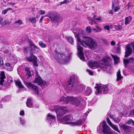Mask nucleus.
Here are the masks:
<instances>
[{"label":"nucleus","mask_w":134,"mask_h":134,"mask_svg":"<svg viewBox=\"0 0 134 134\" xmlns=\"http://www.w3.org/2000/svg\"><path fill=\"white\" fill-rule=\"evenodd\" d=\"M75 37L77 40V49L78 51L77 55L80 59L83 60L84 59V57L82 53L83 48L80 46V44H81L83 46L86 45L91 49L95 50L97 49V43L90 37L85 36L84 37V40H81L78 34H76Z\"/></svg>","instance_id":"nucleus-1"},{"label":"nucleus","mask_w":134,"mask_h":134,"mask_svg":"<svg viewBox=\"0 0 134 134\" xmlns=\"http://www.w3.org/2000/svg\"><path fill=\"white\" fill-rule=\"evenodd\" d=\"M75 76L71 75L67 82L66 87L67 89L70 91H74L78 93L82 92L86 86L84 85H81L79 83L74 82Z\"/></svg>","instance_id":"nucleus-2"},{"label":"nucleus","mask_w":134,"mask_h":134,"mask_svg":"<svg viewBox=\"0 0 134 134\" xmlns=\"http://www.w3.org/2000/svg\"><path fill=\"white\" fill-rule=\"evenodd\" d=\"M29 44L30 47V55L26 58V59L29 62H32L33 63L34 66L37 67L38 65L37 64V57L34 55L32 53L34 52V50L39 49V48L35 45L30 41L29 42Z\"/></svg>","instance_id":"nucleus-3"},{"label":"nucleus","mask_w":134,"mask_h":134,"mask_svg":"<svg viewBox=\"0 0 134 134\" xmlns=\"http://www.w3.org/2000/svg\"><path fill=\"white\" fill-rule=\"evenodd\" d=\"M111 86L110 85H105L101 84H99L97 86L94 87L95 88H97L95 93L97 94L103 91L104 93H107L108 91L111 89Z\"/></svg>","instance_id":"nucleus-4"},{"label":"nucleus","mask_w":134,"mask_h":134,"mask_svg":"<svg viewBox=\"0 0 134 134\" xmlns=\"http://www.w3.org/2000/svg\"><path fill=\"white\" fill-rule=\"evenodd\" d=\"M49 18L51 20L57 23H60L63 20V18L60 16L59 14L54 12L51 13Z\"/></svg>","instance_id":"nucleus-5"},{"label":"nucleus","mask_w":134,"mask_h":134,"mask_svg":"<svg viewBox=\"0 0 134 134\" xmlns=\"http://www.w3.org/2000/svg\"><path fill=\"white\" fill-rule=\"evenodd\" d=\"M36 77L34 82L37 83L38 85H40L42 87L47 85V82L42 80L39 76L38 71H36Z\"/></svg>","instance_id":"nucleus-6"},{"label":"nucleus","mask_w":134,"mask_h":134,"mask_svg":"<svg viewBox=\"0 0 134 134\" xmlns=\"http://www.w3.org/2000/svg\"><path fill=\"white\" fill-rule=\"evenodd\" d=\"M55 108L56 113L57 114V116L60 117L67 111L66 107L64 106H57Z\"/></svg>","instance_id":"nucleus-7"},{"label":"nucleus","mask_w":134,"mask_h":134,"mask_svg":"<svg viewBox=\"0 0 134 134\" xmlns=\"http://www.w3.org/2000/svg\"><path fill=\"white\" fill-rule=\"evenodd\" d=\"M55 54V58L60 63H64L65 62V55L58 53L55 50L54 51Z\"/></svg>","instance_id":"nucleus-8"},{"label":"nucleus","mask_w":134,"mask_h":134,"mask_svg":"<svg viewBox=\"0 0 134 134\" xmlns=\"http://www.w3.org/2000/svg\"><path fill=\"white\" fill-rule=\"evenodd\" d=\"M102 132L106 134H115L114 132L111 131L110 128L107 124L105 121L102 123Z\"/></svg>","instance_id":"nucleus-9"},{"label":"nucleus","mask_w":134,"mask_h":134,"mask_svg":"<svg viewBox=\"0 0 134 134\" xmlns=\"http://www.w3.org/2000/svg\"><path fill=\"white\" fill-rule=\"evenodd\" d=\"M100 64L104 65L103 67H100L101 68H103L104 70H106L109 73H110L112 72V68L110 66L107 65L106 61L104 60H102L100 61Z\"/></svg>","instance_id":"nucleus-10"},{"label":"nucleus","mask_w":134,"mask_h":134,"mask_svg":"<svg viewBox=\"0 0 134 134\" xmlns=\"http://www.w3.org/2000/svg\"><path fill=\"white\" fill-rule=\"evenodd\" d=\"M88 66L94 69L99 67L100 68L101 66L99 65L98 62L93 60H91L89 62Z\"/></svg>","instance_id":"nucleus-11"},{"label":"nucleus","mask_w":134,"mask_h":134,"mask_svg":"<svg viewBox=\"0 0 134 134\" xmlns=\"http://www.w3.org/2000/svg\"><path fill=\"white\" fill-rule=\"evenodd\" d=\"M119 126L120 128L123 130L124 132L125 133H127L130 130L131 127L130 126L125 124H119Z\"/></svg>","instance_id":"nucleus-12"},{"label":"nucleus","mask_w":134,"mask_h":134,"mask_svg":"<svg viewBox=\"0 0 134 134\" xmlns=\"http://www.w3.org/2000/svg\"><path fill=\"white\" fill-rule=\"evenodd\" d=\"M132 51V48L130 45H128L126 47L125 57L126 58L128 57L130 55Z\"/></svg>","instance_id":"nucleus-13"},{"label":"nucleus","mask_w":134,"mask_h":134,"mask_svg":"<svg viewBox=\"0 0 134 134\" xmlns=\"http://www.w3.org/2000/svg\"><path fill=\"white\" fill-rule=\"evenodd\" d=\"M107 121L108 124L113 129L119 133H120V131L119 130L117 126L114 125L111 122L109 118H107Z\"/></svg>","instance_id":"nucleus-14"},{"label":"nucleus","mask_w":134,"mask_h":134,"mask_svg":"<svg viewBox=\"0 0 134 134\" xmlns=\"http://www.w3.org/2000/svg\"><path fill=\"white\" fill-rule=\"evenodd\" d=\"M27 86L31 87L35 91V93L36 94L38 95L39 94L38 87L30 83H27L26 84Z\"/></svg>","instance_id":"nucleus-15"},{"label":"nucleus","mask_w":134,"mask_h":134,"mask_svg":"<svg viewBox=\"0 0 134 134\" xmlns=\"http://www.w3.org/2000/svg\"><path fill=\"white\" fill-rule=\"evenodd\" d=\"M72 103L76 107L79 106L81 104L80 98H73Z\"/></svg>","instance_id":"nucleus-16"},{"label":"nucleus","mask_w":134,"mask_h":134,"mask_svg":"<svg viewBox=\"0 0 134 134\" xmlns=\"http://www.w3.org/2000/svg\"><path fill=\"white\" fill-rule=\"evenodd\" d=\"M134 62V59L133 58H130L129 59H124V63L125 64V67H126L130 63L133 62Z\"/></svg>","instance_id":"nucleus-17"},{"label":"nucleus","mask_w":134,"mask_h":134,"mask_svg":"<svg viewBox=\"0 0 134 134\" xmlns=\"http://www.w3.org/2000/svg\"><path fill=\"white\" fill-rule=\"evenodd\" d=\"M5 78L4 72L2 71L0 74V85H2L3 83L4 82V79Z\"/></svg>","instance_id":"nucleus-18"},{"label":"nucleus","mask_w":134,"mask_h":134,"mask_svg":"<svg viewBox=\"0 0 134 134\" xmlns=\"http://www.w3.org/2000/svg\"><path fill=\"white\" fill-rule=\"evenodd\" d=\"M25 71L26 72V75L27 77V78H30L32 74L31 73V72L30 70V69L28 68H26L25 69Z\"/></svg>","instance_id":"nucleus-19"},{"label":"nucleus","mask_w":134,"mask_h":134,"mask_svg":"<svg viewBox=\"0 0 134 134\" xmlns=\"http://www.w3.org/2000/svg\"><path fill=\"white\" fill-rule=\"evenodd\" d=\"M123 78V77L120 74V71L119 70L117 73V81H120Z\"/></svg>","instance_id":"nucleus-20"},{"label":"nucleus","mask_w":134,"mask_h":134,"mask_svg":"<svg viewBox=\"0 0 134 134\" xmlns=\"http://www.w3.org/2000/svg\"><path fill=\"white\" fill-rule=\"evenodd\" d=\"M73 98L74 97H67L66 98H65V101L64 103L65 104H67L70 102H71L72 103V100H73Z\"/></svg>","instance_id":"nucleus-21"},{"label":"nucleus","mask_w":134,"mask_h":134,"mask_svg":"<svg viewBox=\"0 0 134 134\" xmlns=\"http://www.w3.org/2000/svg\"><path fill=\"white\" fill-rule=\"evenodd\" d=\"M70 116L69 115H66L60 119L62 122L67 121L70 120Z\"/></svg>","instance_id":"nucleus-22"},{"label":"nucleus","mask_w":134,"mask_h":134,"mask_svg":"<svg viewBox=\"0 0 134 134\" xmlns=\"http://www.w3.org/2000/svg\"><path fill=\"white\" fill-rule=\"evenodd\" d=\"M27 107L29 108H32V103L30 99H27L26 102Z\"/></svg>","instance_id":"nucleus-23"},{"label":"nucleus","mask_w":134,"mask_h":134,"mask_svg":"<svg viewBox=\"0 0 134 134\" xmlns=\"http://www.w3.org/2000/svg\"><path fill=\"white\" fill-rule=\"evenodd\" d=\"M15 84L16 86L18 87L19 88H23V86L22 85L21 82L19 80L15 81Z\"/></svg>","instance_id":"nucleus-24"},{"label":"nucleus","mask_w":134,"mask_h":134,"mask_svg":"<svg viewBox=\"0 0 134 134\" xmlns=\"http://www.w3.org/2000/svg\"><path fill=\"white\" fill-rule=\"evenodd\" d=\"M132 18V17L130 16L126 17L125 19V24L127 25L129 24Z\"/></svg>","instance_id":"nucleus-25"},{"label":"nucleus","mask_w":134,"mask_h":134,"mask_svg":"<svg viewBox=\"0 0 134 134\" xmlns=\"http://www.w3.org/2000/svg\"><path fill=\"white\" fill-rule=\"evenodd\" d=\"M91 92L92 91L91 88L89 87H87L85 91V95L88 96L91 94Z\"/></svg>","instance_id":"nucleus-26"},{"label":"nucleus","mask_w":134,"mask_h":134,"mask_svg":"<svg viewBox=\"0 0 134 134\" xmlns=\"http://www.w3.org/2000/svg\"><path fill=\"white\" fill-rule=\"evenodd\" d=\"M112 57L114 59L115 63H117L119 60V58L116 56L112 55Z\"/></svg>","instance_id":"nucleus-27"},{"label":"nucleus","mask_w":134,"mask_h":134,"mask_svg":"<svg viewBox=\"0 0 134 134\" xmlns=\"http://www.w3.org/2000/svg\"><path fill=\"white\" fill-rule=\"evenodd\" d=\"M29 21L32 23H35L36 22V19L35 17L30 18H29Z\"/></svg>","instance_id":"nucleus-28"},{"label":"nucleus","mask_w":134,"mask_h":134,"mask_svg":"<svg viewBox=\"0 0 134 134\" xmlns=\"http://www.w3.org/2000/svg\"><path fill=\"white\" fill-rule=\"evenodd\" d=\"M87 19L89 21H90L91 23H92L94 24L98 25V24L97 23L96 21L93 19V18H91L90 17H88Z\"/></svg>","instance_id":"nucleus-29"},{"label":"nucleus","mask_w":134,"mask_h":134,"mask_svg":"<svg viewBox=\"0 0 134 134\" xmlns=\"http://www.w3.org/2000/svg\"><path fill=\"white\" fill-rule=\"evenodd\" d=\"M66 39L71 44H72L74 43L73 38L72 37H66Z\"/></svg>","instance_id":"nucleus-30"},{"label":"nucleus","mask_w":134,"mask_h":134,"mask_svg":"<svg viewBox=\"0 0 134 134\" xmlns=\"http://www.w3.org/2000/svg\"><path fill=\"white\" fill-rule=\"evenodd\" d=\"M76 125L79 126L81 125L83 123V120L82 119H79L77 121H76Z\"/></svg>","instance_id":"nucleus-31"},{"label":"nucleus","mask_w":134,"mask_h":134,"mask_svg":"<svg viewBox=\"0 0 134 134\" xmlns=\"http://www.w3.org/2000/svg\"><path fill=\"white\" fill-rule=\"evenodd\" d=\"M39 45L42 47H46V45L44 42L42 41H40L39 43Z\"/></svg>","instance_id":"nucleus-32"},{"label":"nucleus","mask_w":134,"mask_h":134,"mask_svg":"<svg viewBox=\"0 0 134 134\" xmlns=\"http://www.w3.org/2000/svg\"><path fill=\"white\" fill-rule=\"evenodd\" d=\"M12 9L11 8H8L7 9L3 10L2 12V13L4 14H5L7 12V11L9 10H12Z\"/></svg>","instance_id":"nucleus-33"},{"label":"nucleus","mask_w":134,"mask_h":134,"mask_svg":"<svg viewBox=\"0 0 134 134\" xmlns=\"http://www.w3.org/2000/svg\"><path fill=\"white\" fill-rule=\"evenodd\" d=\"M93 19L94 20H96L97 21H99L101 20V17H98L97 18L96 15H94L93 16Z\"/></svg>","instance_id":"nucleus-34"},{"label":"nucleus","mask_w":134,"mask_h":134,"mask_svg":"<svg viewBox=\"0 0 134 134\" xmlns=\"http://www.w3.org/2000/svg\"><path fill=\"white\" fill-rule=\"evenodd\" d=\"M113 120L115 122L118 123L120 121L121 119L118 117H115Z\"/></svg>","instance_id":"nucleus-35"},{"label":"nucleus","mask_w":134,"mask_h":134,"mask_svg":"<svg viewBox=\"0 0 134 134\" xmlns=\"http://www.w3.org/2000/svg\"><path fill=\"white\" fill-rule=\"evenodd\" d=\"M47 116L48 118L49 119H51L53 120H55V117L53 115H51L49 114H48Z\"/></svg>","instance_id":"nucleus-36"},{"label":"nucleus","mask_w":134,"mask_h":134,"mask_svg":"<svg viewBox=\"0 0 134 134\" xmlns=\"http://www.w3.org/2000/svg\"><path fill=\"white\" fill-rule=\"evenodd\" d=\"M14 23L15 24H17L18 25H21L23 24V23L20 20H19L18 21H15Z\"/></svg>","instance_id":"nucleus-37"},{"label":"nucleus","mask_w":134,"mask_h":134,"mask_svg":"<svg viewBox=\"0 0 134 134\" xmlns=\"http://www.w3.org/2000/svg\"><path fill=\"white\" fill-rule=\"evenodd\" d=\"M86 31L87 33H90L91 32V27L90 26L87 27L86 29Z\"/></svg>","instance_id":"nucleus-38"},{"label":"nucleus","mask_w":134,"mask_h":134,"mask_svg":"<svg viewBox=\"0 0 134 134\" xmlns=\"http://www.w3.org/2000/svg\"><path fill=\"white\" fill-rule=\"evenodd\" d=\"M116 2L114 0H112V8L113 9L114 7V5L116 4Z\"/></svg>","instance_id":"nucleus-39"},{"label":"nucleus","mask_w":134,"mask_h":134,"mask_svg":"<svg viewBox=\"0 0 134 134\" xmlns=\"http://www.w3.org/2000/svg\"><path fill=\"white\" fill-rule=\"evenodd\" d=\"M3 58L0 57V65H3Z\"/></svg>","instance_id":"nucleus-40"},{"label":"nucleus","mask_w":134,"mask_h":134,"mask_svg":"<svg viewBox=\"0 0 134 134\" xmlns=\"http://www.w3.org/2000/svg\"><path fill=\"white\" fill-rule=\"evenodd\" d=\"M65 97L64 96L62 97L60 99V100H59V102H64L65 101Z\"/></svg>","instance_id":"nucleus-41"},{"label":"nucleus","mask_w":134,"mask_h":134,"mask_svg":"<svg viewBox=\"0 0 134 134\" xmlns=\"http://www.w3.org/2000/svg\"><path fill=\"white\" fill-rule=\"evenodd\" d=\"M29 49V48L28 47L24 49V53H25L27 54L28 53V51Z\"/></svg>","instance_id":"nucleus-42"},{"label":"nucleus","mask_w":134,"mask_h":134,"mask_svg":"<svg viewBox=\"0 0 134 134\" xmlns=\"http://www.w3.org/2000/svg\"><path fill=\"white\" fill-rule=\"evenodd\" d=\"M117 47L116 48V51L118 52H119L120 51V46L119 44H117Z\"/></svg>","instance_id":"nucleus-43"},{"label":"nucleus","mask_w":134,"mask_h":134,"mask_svg":"<svg viewBox=\"0 0 134 134\" xmlns=\"http://www.w3.org/2000/svg\"><path fill=\"white\" fill-rule=\"evenodd\" d=\"M120 9L119 7L117 6H116L114 8V10L115 12H116L118 11Z\"/></svg>","instance_id":"nucleus-44"},{"label":"nucleus","mask_w":134,"mask_h":134,"mask_svg":"<svg viewBox=\"0 0 134 134\" xmlns=\"http://www.w3.org/2000/svg\"><path fill=\"white\" fill-rule=\"evenodd\" d=\"M68 123L71 126L75 125H76V121L74 122H68Z\"/></svg>","instance_id":"nucleus-45"},{"label":"nucleus","mask_w":134,"mask_h":134,"mask_svg":"<svg viewBox=\"0 0 134 134\" xmlns=\"http://www.w3.org/2000/svg\"><path fill=\"white\" fill-rule=\"evenodd\" d=\"M39 13L41 15H43L45 13V12L44 10H41L39 11Z\"/></svg>","instance_id":"nucleus-46"},{"label":"nucleus","mask_w":134,"mask_h":134,"mask_svg":"<svg viewBox=\"0 0 134 134\" xmlns=\"http://www.w3.org/2000/svg\"><path fill=\"white\" fill-rule=\"evenodd\" d=\"M86 71L91 75H93V72L91 71L89 69H87Z\"/></svg>","instance_id":"nucleus-47"},{"label":"nucleus","mask_w":134,"mask_h":134,"mask_svg":"<svg viewBox=\"0 0 134 134\" xmlns=\"http://www.w3.org/2000/svg\"><path fill=\"white\" fill-rule=\"evenodd\" d=\"M20 120L21 124L22 125H23L24 124L25 122L24 121L23 119H22L21 118H20Z\"/></svg>","instance_id":"nucleus-48"},{"label":"nucleus","mask_w":134,"mask_h":134,"mask_svg":"<svg viewBox=\"0 0 134 134\" xmlns=\"http://www.w3.org/2000/svg\"><path fill=\"white\" fill-rule=\"evenodd\" d=\"M96 27L97 28L96 29H97V31H96V32H99L101 31V29L100 28L98 27Z\"/></svg>","instance_id":"nucleus-49"},{"label":"nucleus","mask_w":134,"mask_h":134,"mask_svg":"<svg viewBox=\"0 0 134 134\" xmlns=\"http://www.w3.org/2000/svg\"><path fill=\"white\" fill-rule=\"evenodd\" d=\"M130 114L134 116V109L131 111Z\"/></svg>","instance_id":"nucleus-50"},{"label":"nucleus","mask_w":134,"mask_h":134,"mask_svg":"<svg viewBox=\"0 0 134 134\" xmlns=\"http://www.w3.org/2000/svg\"><path fill=\"white\" fill-rule=\"evenodd\" d=\"M104 29L107 30H109L110 29V27L109 26L107 25L104 27Z\"/></svg>","instance_id":"nucleus-51"},{"label":"nucleus","mask_w":134,"mask_h":134,"mask_svg":"<svg viewBox=\"0 0 134 134\" xmlns=\"http://www.w3.org/2000/svg\"><path fill=\"white\" fill-rule=\"evenodd\" d=\"M5 64L7 67H10L11 66V64L9 63H6Z\"/></svg>","instance_id":"nucleus-52"},{"label":"nucleus","mask_w":134,"mask_h":134,"mask_svg":"<svg viewBox=\"0 0 134 134\" xmlns=\"http://www.w3.org/2000/svg\"><path fill=\"white\" fill-rule=\"evenodd\" d=\"M109 117L111 118L113 120L114 119L115 117L114 116H113L112 115H110Z\"/></svg>","instance_id":"nucleus-53"},{"label":"nucleus","mask_w":134,"mask_h":134,"mask_svg":"<svg viewBox=\"0 0 134 134\" xmlns=\"http://www.w3.org/2000/svg\"><path fill=\"white\" fill-rule=\"evenodd\" d=\"M24 111H21L20 113V115H23L24 114Z\"/></svg>","instance_id":"nucleus-54"},{"label":"nucleus","mask_w":134,"mask_h":134,"mask_svg":"<svg viewBox=\"0 0 134 134\" xmlns=\"http://www.w3.org/2000/svg\"><path fill=\"white\" fill-rule=\"evenodd\" d=\"M92 30L94 32L96 33L97 32L96 31H97L96 29L95 28H94L92 29Z\"/></svg>","instance_id":"nucleus-55"},{"label":"nucleus","mask_w":134,"mask_h":134,"mask_svg":"<svg viewBox=\"0 0 134 134\" xmlns=\"http://www.w3.org/2000/svg\"><path fill=\"white\" fill-rule=\"evenodd\" d=\"M89 113V111H88L87 112H86L85 113L84 115L86 117L87 116V115H88Z\"/></svg>","instance_id":"nucleus-56"},{"label":"nucleus","mask_w":134,"mask_h":134,"mask_svg":"<svg viewBox=\"0 0 134 134\" xmlns=\"http://www.w3.org/2000/svg\"><path fill=\"white\" fill-rule=\"evenodd\" d=\"M111 44L112 45H114L115 44V42L113 41H111Z\"/></svg>","instance_id":"nucleus-57"},{"label":"nucleus","mask_w":134,"mask_h":134,"mask_svg":"<svg viewBox=\"0 0 134 134\" xmlns=\"http://www.w3.org/2000/svg\"><path fill=\"white\" fill-rule=\"evenodd\" d=\"M43 18V16H42L41 17V18L40 19V21H39L40 23H41L42 21Z\"/></svg>","instance_id":"nucleus-58"},{"label":"nucleus","mask_w":134,"mask_h":134,"mask_svg":"<svg viewBox=\"0 0 134 134\" xmlns=\"http://www.w3.org/2000/svg\"><path fill=\"white\" fill-rule=\"evenodd\" d=\"M131 123V121L130 120H128L127 122V124H130Z\"/></svg>","instance_id":"nucleus-59"},{"label":"nucleus","mask_w":134,"mask_h":134,"mask_svg":"<svg viewBox=\"0 0 134 134\" xmlns=\"http://www.w3.org/2000/svg\"><path fill=\"white\" fill-rule=\"evenodd\" d=\"M9 4L11 5L12 6H13L15 4V3H9Z\"/></svg>","instance_id":"nucleus-60"},{"label":"nucleus","mask_w":134,"mask_h":134,"mask_svg":"<svg viewBox=\"0 0 134 134\" xmlns=\"http://www.w3.org/2000/svg\"><path fill=\"white\" fill-rule=\"evenodd\" d=\"M68 2V0H64L63 1L64 3L66 4Z\"/></svg>","instance_id":"nucleus-61"},{"label":"nucleus","mask_w":134,"mask_h":134,"mask_svg":"<svg viewBox=\"0 0 134 134\" xmlns=\"http://www.w3.org/2000/svg\"><path fill=\"white\" fill-rule=\"evenodd\" d=\"M121 26L120 25H119L118 26V28L119 29H121Z\"/></svg>","instance_id":"nucleus-62"},{"label":"nucleus","mask_w":134,"mask_h":134,"mask_svg":"<svg viewBox=\"0 0 134 134\" xmlns=\"http://www.w3.org/2000/svg\"><path fill=\"white\" fill-rule=\"evenodd\" d=\"M109 13L111 14H112L113 13L112 11L111 10H110L109 12Z\"/></svg>","instance_id":"nucleus-63"},{"label":"nucleus","mask_w":134,"mask_h":134,"mask_svg":"<svg viewBox=\"0 0 134 134\" xmlns=\"http://www.w3.org/2000/svg\"><path fill=\"white\" fill-rule=\"evenodd\" d=\"M45 1L46 3H49V0H46Z\"/></svg>","instance_id":"nucleus-64"}]
</instances>
